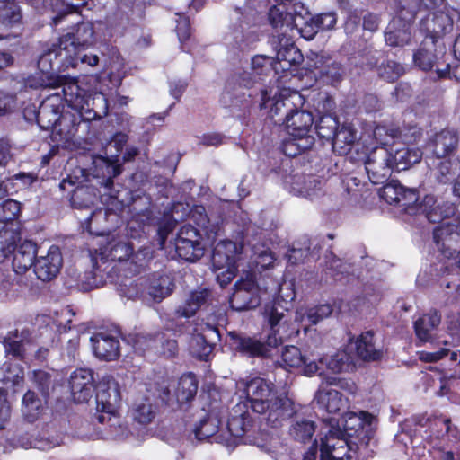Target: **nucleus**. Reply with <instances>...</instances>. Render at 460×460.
<instances>
[{"mask_svg": "<svg viewBox=\"0 0 460 460\" xmlns=\"http://www.w3.org/2000/svg\"><path fill=\"white\" fill-rule=\"evenodd\" d=\"M260 109H269L270 118L284 115L282 119L288 133L296 136H311L309 133L314 123L313 113L299 109L305 103L304 96L297 91L282 89L272 96V88L261 89ZM279 120H281L279 118Z\"/></svg>", "mask_w": 460, "mask_h": 460, "instance_id": "1", "label": "nucleus"}, {"mask_svg": "<svg viewBox=\"0 0 460 460\" xmlns=\"http://www.w3.org/2000/svg\"><path fill=\"white\" fill-rule=\"evenodd\" d=\"M228 438L226 444L235 447L240 444L262 447L269 438V433L261 424L256 422L246 402L236 404L227 420Z\"/></svg>", "mask_w": 460, "mask_h": 460, "instance_id": "2", "label": "nucleus"}, {"mask_svg": "<svg viewBox=\"0 0 460 460\" xmlns=\"http://www.w3.org/2000/svg\"><path fill=\"white\" fill-rule=\"evenodd\" d=\"M22 233L18 226L16 228L4 227L0 230V252L4 259L13 255L12 266L17 274H24L34 263L38 256V245L31 240H24L20 245Z\"/></svg>", "mask_w": 460, "mask_h": 460, "instance_id": "3", "label": "nucleus"}, {"mask_svg": "<svg viewBox=\"0 0 460 460\" xmlns=\"http://www.w3.org/2000/svg\"><path fill=\"white\" fill-rule=\"evenodd\" d=\"M58 41L51 47L44 49L38 58L37 71L30 75L24 81V85L31 89H56L59 84L66 79V75L54 72V63L63 55L65 49Z\"/></svg>", "mask_w": 460, "mask_h": 460, "instance_id": "4", "label": "nucleus"}, {"mask_svg": "<svg viewBox=\"0 0 460 460\" xmlns=\"http://www.w3.org/2000/svg\"><path fill=\"white\" fill-rule=\"evenodd\" d=\"M340 429L330 430L321 439L320 460H367V451L358 442L341 437Z\"/></svg>", "mask_w": 460, "mask_h": 460, "instance_id": "5", "label": "nucleus"}, {"mask_svg": "<svg viewBox=\"0 0 460 460\" xmlns=\"http://www.w3.org/2000/svg\"><path fill=\"white\" fill-rule=\"evenodd\" d=\"M228 337L230 345L235 352L252 358H269L272 349L282 342V337L275 335H268L267 339L262 341L255 335L249 336L234 331L228 332Z\"/></svg>", "mask_w": 460, "mask_h": 460, "instance_id": "6", "label": "nucleus"}, {"mask_svg": "<svg viewBox=\"0 0 460 460\" xmlns=\"http://www.w3.org/2000/svg\"><path fill=\"white\" fill-rule=\"evenodd\" d=\"M254 102L253 95L247 93V89L237 82L235 76L226 81L219 98L221 107L227 110L232 116L238 118L249 115Z\"/></svg>", "mask_w": 460, "mask_h": 460, "instance_id": "7", "label": "nucleus"}, {"mask_svg": "<svg viewBox=\"0 0 460 460\" xmlns=\"http://www.w3.org/2000/svg\"><path fill=\"white\" fill-rule=\"evenodd\" d=\"M100 118L98 113L93 110L86 109V115L84 112L71 113L63 112L58 119L51 136L54 140L69 143L78 136L79 138L84 136H79V130L84 128L83 132L88 131L91 121Z\"/></svg>", "mask_w": 460, "mask_h": 460, "instance_id": "8", "label": "nucleus"}, {"mask_svg": "<svg viewBox=\"0 0 460 460\" xmlns=\"http://www.w3.org/2000/svg\"><path fill=\"white\" fill-rule=\"evenodd\" d=\"M263 408V411L256 412L260 421H265L266 426L273 429L282 427L297 413L295 402L284 392L277 393Z\"/></svg>", "mask_w": 460, "mask_h": 460, "instance_id": "9", "label": "nucleus"}, {"mask_svg": "<svg viewBox=\"0 0 460 460\" xmlns=\"http://www.w3.org/2000/svg\"><path fill=\"white\" fill-rule=\"evenodd\" d=\"M373 419L374 416L367 411H360L358 413L347 412L344 416L343 430L340 429L342 433L338 435L350 440L355 438V441L367 451L369 441L374 435Z\"/></svg>", "mask_w": 460, "mask_h": 460, "instance_id": "10", "label": "nucleus"}, {"mask_svg": "<svg viewBox=\"0 0 460 460\" xmlns=\"http://www.w3.org/2000/svg\"><path fill=\"white\" fill-rule=\"evenodd\" d=\"M233 310L237 312L256 308L261 304L258 284L253 273L248 272L234 285V291L229 298Z\"/></svg>", "mask_w": 460, "mask_h": 460, "instance_id": "11", "label": "nucleus"}, {"mask_svg": "<svg viewBox=\"0 0 460 460\" xmlns=\"http://www.w3.org/2000/svg\"><path fill=\"white\" fill-rule=\"evenodd\" d=\"M221 341L219 328L209 323L201 327L199 332L197 329L191 334L189 341L190 354L200 361H208L217 343Z\"/></svg>", "mask_w": 460, "mask_h": 460, "instance_id": "12", "label": "nucleus"}, {"mask_svg": "<svg viewBox=\"0 0 460 460\" xmlns=\"http://www.w3.org/2000/svg\"><path fill=\"white\" fill-rule=\"evenodd\" d=\"M433 239L441 255L447 259L456 258L460 253L459 226L445 221L433 230Z\"/></svg>", "mask_w": 460, "mask_h": 460, "instance_id": "13", "label": "nucleus"}, {"mask_svg": "<svg viewBox=\"0 0 460 460\" xmlns=\"http://www.w3.org/2000/svg\"><path fill=\"white\" fill-rule=\"evenodd\" d=\"M94 27L92 22H78L71 32L61 36L59 42L65 49V54L75 53L77 50H86L95 40Z\"/></svg>", "mask_w": 460, "mask_h": 460, "instance_id": "14", "label": "nucleus"}, {"mask_svg": "<svg viewBox=\"0 0 460 460\" xmlns=\"http://www.w3.org/2000/svg\"><path fill=\"white\" fill-rule=\"evenodd\" d=\"M453 18L446 12L432 11L420 19V31L425 38L438 42L453 30Z\"/></svg>", "mask_w": 460, "mask_h": 460, "instance_id": "15", "label": "nucleus"}, {"mask_svg": "<svg viewBox=\"0 0 460 460\" xmlns=\"http://www.w3.org/2000/svg\"><path fill=\"white\" fill-rule=\"evenodd\" d=\"M63 266V256L58 245H51L45 255L37 256L33 271L37 278L42 281L54 279Z\"/></svg>", "mask_w": 460, "mask_h": 460, "instance_id": "16", "label": "nucleus"}, {"mask_svg": "<svg viewBox=\"0 0 460 460\" xmlns=\"http://www.w3.org/2000/svg\"><path fill=\"white\" fill-rule=\"evenodd\" d=\"M293 38V35H282L279 40H271V44L276 49L277 65L282 71H288L304 61V56L296 46Z\"/></svg>", "mask_w": 460, "mask_h": 460, "instance_id": "17", "label": "nucleus"}, {"mask_svg": "<svg viewBox=\"0 0 460 460\" xmlns=\"http://www.w3.org/2000/svg\"><path fill=\"white\" fill-rule=\"evenodd\" d=\"M93 375L89 368H77L71 374L69 386L76 403L87 402L92 398L97 385Z\"/></svg>", "mask_w": 460, "mask_h": 460, "instance_id": "18", "label": "nucleus"}, {"mask_svg": "<svg viewBox=\"0 0 460 460\" xmlns=\"http://www.w3.org/2000/svg\"><path fill=\"white\" fill-rule=\"evenodd\" d=\"M426 438L443 440L452 445L460 442V429L452 423L450 418L444 415H430L428 429H424Z\"/></svg>", "mask_w": 460, "mask_h": 460, "instance_id": "19", "label": "nucleus"}, {"mask_svg": "<svg viewBox=\"0 0 460 460\" xmlns=\"http://www.w3.org/2000/svg\"><path fill=\"white\" fill-rule=\"evenodd\" d=\"M213 292L208 288H198L190 292L185 301L174 312L177 318L189 319L199 310H207L213 303Z\"/></svg>", "mask_w": 460, "mask_h": 460, "instance_id": "20", "label": "nucleus"}, {"mask_svg": "<svg viewBox=\"0 0 460 460\" xmlns=\"http://www.w3.org/2000/svg\"><path fill=\"white\" fill-rule=\"evenodd\" d=\"M273 386L261 377H255L247 382L244 392L252 413L263 411L267 402L277 394L273 393Z\"/></svg>", "mask_w": 460, "mask_h": 460, "instance_id": "21", "label": "nucleus"}, {"mask_svg": "<svg viewBox=\"0 0 460 460\" xmlns=\"http://www.w3.org/2000/svg\"><path fill=\"white\" fill-rule=\"evenodd\" d=\"M59 87H62V103L65 102L75 111V113L84 112L86 115L90 94L78 84V81L66 75V79L62 81L57 88Z\"/></svg>", "mask_w": 460, "mask_h": 460, "instance_id": "22", "label": "nucleus"}, {"mask_svg": "<svg viewBox=\"0 0 460 460\" xmlns=\"http://www.w3.org/2000/svg\"><path fill=\"white\" fill-rule=\"evenodd\" d=\"M63 108L59 93L48 96L40 104L37 125L42 130L52 132L63 113Z\"/></svg>", "mask_w": 460, "mask_h": 460, "instance_id": "23", "label": "nucleus"}, {"mask_svg": "<svg viewBox=\"0 0 460 460\" xmlns=\"http://www.w3.org/2000/svg\"><path fill=\"white\" fill-rule=\"evenodd\" d=\"M270 24L276 30V35L271 40H279V37L293 35L296 29V18L291 12L288 11V7L284 4L273 5L268 13Z\"/></svg>", "mask_w": 460, "mask_h": 460, "instance_id": "24", "label": "nucleus"}, {"mask_svg": "<svg viewBox=\"0 0 460 460\" xmlns=\"http://www.w3.org/2000/svg\"><path fill=\"white\" fill-rule=\"evenodd\" d=\"M242 246L238 247L236 243L231 240H222L214 247L211 261L215 270L224 269L226 266H237L238 256L241 253Z\"/></svg>", "mask_w": 460, "mask_h": 460, "instance_id": "25", "label": "nucleus"}, {"mask_svg": "<svg viewBox=\"0 0 460 460\" xmlns=\"http://www.w3.org/2000/svg\"><path fill=\"white\" fill-rule=\"evenodd\" d=\"M93 354L105 361L115 360L120 356V344L118 338L104 332L94 333L91 339Z\"/></svg>", "mask_w": 460, "mask_h": 460, "instance_id": "26", "label": "nucleus"}, {"mask_svg": "<svg viewBox=\"0 0 460 460\" xmlns=\"http://www.w3.org/2000/svg\"><path fill=\"white\" fill-rule=\"evenodd\" d=\"M387 150H384L383 155H379L378 159L376 155L373 157H367L365 168L369 181L374 185L385 184L389 181L394 166L392 161H387Z\"/></svg>", "mask_w": 460, "mask_h": 460, "instance_id": "27", "label": "nucleus"}, {"mask_svg": "<svg viewBox=\"0 0 460 460\" xmlns=\"http://www.w3.org/2000/svg\"><path fill=\"white\" fill-rule=\"evenodd\" d=\"M459 137L456 130L444 128L437 132L430 139L432 154L437 158H445L454 155L458 147Z\"/></svg>", "mask_w": 460, "mask_h": 460, "instance_id": "28", "label": "nucleus"}, {"mask_svg": "<svg viewBox=\"0 0 460 460\" xmlns=\"http://www.w3.org/2000/svg\"><path fill=\"white\" fill-rule=\"evenodd\" d=\"M386 134L390 136L394 141L414 145L421 140L423 129L415 121H403L402 125H390L387 127Z\"/></svg>", "mask_w": 460, "mask_h": 460, "instance_id": "29", "label": "nucleus"}, {"mask_svg": "<svg viewBox=\"0 0 460 460\" xmlns=\"http://www.w3.org/2000/svg\"><path fill=\"white\" fill-rule=\"evenodd\" d=\"M355 349L357 356L367 362L381 359L383 351L376 348L375 332L366 331L361 332L356 339Z\"/></svg>", "mask_w": 460, "mask_h": 460, "instance_id": "30", "label": "nucleus"}, {"mask_svg": "<svg viewBox=\"0 0 460 460\" xmlns=\"http://www.w3.org/2000/svg\"><path fill=\"white\" fill-rule=\"evenodd\" d=\"M47 402L39 398L35 391L28 390L22 400V414L25 421L34 423L44 413Z\"/></svg>", "mask_w": 460, "mask_h": 460, "instance_id": "31", "label": "nucleus"}, {"mask_svg": "<svg viewBox=\"0 0 460 460\" xmlns=\"http://www.w3.org/2000/svg\"><path fill=\"white\" fill-rule=\"evenodd\" d=\"M422 155L423 153L419 147H405L396 150L394 154L388 152L387 161H392L394 170L401 172L419 164L422 159Z\"/></svg>", "mask_w": 460, "mask_h": 460, "instance_id": "32", "label": "nucleus"}, {"mask_svg": "<svg viewBox=\"0 0 460 460\" xmlns=\"http://www.w3.org/2000/svg\"><path fill=\"white\" fill-rule=\"evenodd\" d=\"M437 42L432 40H424L413 54L414 65L423 71H430L438 60L436 53Z\"/></svg>", "mask_w": 460, "mask_h": 460, "instance_id": "33", "label": "nucleus"}, {"mask_svg": "<svg viewBox=\"0 0 460 460\" xmlns=\"http://www.w3.org/2000/svg\"><path fill=\"white\" fill-rule=\"evenodd\" d=\"M96 410L103 413L114 415L117 407L116 403L119 394L117 390L113 391V394L110 392V387L106 382H99L94 388Z\"/></svg>", "mask_w": 460, "mask_h": 460, "instance_id": "34", "label": "nucleus"}, {"mask_svg": "<svg viewBox=\"0 0 460 460\" xmlns=\"http://www.w3.org/2000/svg\"><path fill=\"white\" fill-rule=\"evenodd\" d=\"M314 145L313 136H296V134L288 133L280 145L281 152L288 157H296L308 150Z\"/></svg>", "mask_w": 460, "mask_h": 460, "instance_id": "35", "label": "nucleus"}, {"mask_svg": "<svg viewBox=\"0 0 460 460\" xmlns=\"http://www.w3.org/2000/svg\"><path fill=\"white\" fill-rule=\"evenodd\" d=\"M385 43L391 47H403L411 40V29L400 20H392L385 31Z\"/></svg>", "mask_w": 460, "mask_h": 460, "instance_id": "36", "label": "nucleus"}, {"mask_svg": "<svg viewBox=\"0 0 460 460\" xmlns=\"http://www.w3.org/2000/svg\"><path fill=\"white\" fill-rule=\"evenodd\" d=\"M286 309L281 305L279 302L275 300L268 302L263 307V318L270 327V333L269 335L279 336V330L281 324L286 323L285 314Z\"/></svg>", "mask_w": 460, "mask_h": 460, "instance_id": "37", "label": "nucleus"}, {"mask_svg": "<svg viewBox=\"0 0 460 460\" xmlns=\"http://www.w3.org/2000/svg\"><path fill=\"white\" fill-rule=\"evenodd\" d=\"M357 132L351 128L342 125L336 129L334 136L332 137L330 144L332 150L338 155H344L350 150V146L356 140Z\"/></svg>", "mask_w": 460, "mask_h": 460, "instance_id": "38", "label": "nucleus"}, {"mask_svg": "<svg viewBox=\"0 0 460 460\" xmlns=\"http://www.w3.org/2000/svg\"><path fill=\"white\" fill-rule=\"evenodd\" d=\"M199 381L192 372L183 374L177 384L175 397L179 403L182 404L192 401L198 391Z\"/></svg>", "mask_w": 460, "mask_h": 460, "instance_id": "39", "label": "nucleus"}, {"mask_svg": "<svg viewBox=\"0 0 460 460\" xmlns=\"http://www.w3.org/2000/svg\"><path fill=\"white\" fill-rule=\"evenodd\" d=\"M22 212V203L13 199H7L0 204V222L4 227L16 228L21 230V223L17 221Z\"/></svg>", "mask_w": 460, "mask_h": 460, "instance_id": "40", "label": "nucleus"}, {"mask_svg": "<svg viewBox=\"0 0 460 460\" xmlns=\"http://www.w3.org/2000/svg\"><path fill=\"white\" fill-rule=\"evenodd\" d=\"M342 394L335 389H318L315 394L317 403L329 413H338L343 406Z\"/></svg>", "mask_w": 460, "mask_h": 460, "instance_id": "41", "label": "nucleus"}, {"mask_svg": "<svg viewBox=\"0 0 460 460\" xmlns=\"http://www.w3.org/2000/svg\"><path fill=\"white\" fill-rule=\"evenodd\" d=\"M175 288L173 279L166 274L154 275L149 284V295L155 300H162L169 296Z\"/></svg>", "mask_w": 460, "mask_h": 460, "instance_id": "42", "label": "nucleus"}, {"mask_svg": "<svg viewBox=\"0 0 460 460\" xmlns=\"http://www.w3.org/2000/svg\"><path fill=\"white\" fill-rule=\"evenodd\" d=\"M337 22L335 13L328 12L313 16L305 22V29L310 28L309 35L305 36L306 40H311L320 31H328L332 29Z\"/></svg>", "mask_w": 460, "mask_h": 460, "instance_id": "43", "label": "nucleus"}, {"mask_svg": "<svg viewBox=\"0 0 460 460\" xmlns=\"http://www.w3.org/2000/svg\"><path fill=\"white\" fill-rule=\"evenodd\" d=\"M315 429L316 424L314 420L296 418L289 429V435L295 440L305 444L312 440Z\"/></svg>", "mask_w": 460, "mask_h": 460, "instance_id": "44", "label": "nucleus"}, {"mask_svg": "<svg viewBox=\"0 0 460 460\" xmlns=\"http://www.w3.org/2000/svg\"><path fill=\"white\" fill-rule=\"evenodd\" d=\"M31 380L34 389L40 394L45 402H48L50 391L54 389L56 385L52 375L45 370L38 369L32 372Z\"/></svg>", "mask_w": 460, "mask_h": 460, "instance_id": "45", "label": "nucleus"}, {"mask_svg": "<svg viewBox=\"0 0 460 460\" xmlns=\"http://www.w3.org/2000/svg\"><path fill=\"white\" fill-rule=\"evenodd\" d=\"M3 345L7 355H10L12 358L16 359H24V343L18 330L8 332L7 335L4 338Z\"/></svg>", "mask_w": 460, "mask_h": 460, "instance_id": "46", "label": "nucleus"}, {"mask_svg": "<svg viewBox=\"0 0 460 460\" xmlns=\"http://www.w3.org/2000/svg\"><path fill=\"white\" fill-rule=\"evenodd\" d=\"M220 420L210 414L200 420L194 429L195 438L198 440H206L215 436L219 431Z\"/></svg>", "mask_w": 460, "mask_h": 460, "instance_id": "47", "label": "nucleus"}, {"mask_svg": "<svg viewBox=\"0 0 460 460\" xmlns=\"http://www.w3.org/2000/svg\"><path fill=\"white\" fill-rule=\"evenodd\" d=\"M339 120L336 117L330 114L322 115L315 122V131L320 139L330 142L334 136L336 129L339 128Z\"/></svg>", "mask_w": 460, "mask_h": 460, "instance_id": "48", "label": "nucleus"}, {"mask_svg": "<svg viewBox=\"0 0 460 460\" xmlns=\"http://www.w3.org/2000/svg\"><path fill=\"white\" fill-rule=\"evenodd\" d=\"M175 251L178 256L186 261L194 262L204 255L201 243L175 242Z\"/></svg>", "mask_w": 460, "mask_h": 460, "instance_id": "49", "label": "nucleus"}, {"mask_svg": "<svg viewBox=\"0 0 460 460\" xmlns=\"http://www.w3.org/2000/svg\"><path fill=\"white\" fill-rule=\"evenodd\" d=\"M417 7H419L417 0H399L397 15L393 20H400L402 24L408 25L411 29L416 18Z\"/></svg>", "mask_w": 460, "mask_h": 460, "instance_id": "50", "label": "nucleus"}, {"mask_svg": "<svg viewBox=\"0 0 460 460\" xmlns=\"http://www.w3.org/2000/svg\"><path fill=\"white\" fill-rule=\"evenodd\" d=\"M22 18L21 9L14 1H10L0 5V24L6 27H13L19 24Z\"/></svg>", "mask_w": 460, "mask_h": 460, "instance_id": "51", "label": "nucleus"}, {"mask_svg": "<svg viewBox=\"0 0 460 460\" xmlns=\"http://www.w3.org/2000/svg\"><path fill=\"white\" fill-rule=\"evenodd\" d=\"M252 69L257 75H270L271 73L276 75L279 70L277 62L272 58L262 55L252 58Z\"/></svg>", "mask_w": 460, "mask_h": 460, "instance_id": "52", "label": "nucleus"}, {"mask_svg": "<svg viewBox=\"0 0 460 460\" xmlns=\"http://www.w3.org/2000/svg\"><path fill=\"white\" fill-rule=\"evenodd\" d=\"M58 187L63 191L67 190V195H70L71 202L75 207H84L87 205L86 202L79 200L87 193V189L76 186V182L71 180L69 176L63 179L58 184Z\"/></svg>", "mask_w": 460, "mask_h": 460, "instance_id": "53", "label": "nucleus"}, {"mask_svg": "<svg viewBox=\"0 0 460 460\" xmlns=\"http://www.w3.org/2000/svg\"><path fill=\"white\" fill-rule=\"evenodd\" d=\"M281 359L286 367L297 368L305 363V356H304L300 349L296 346H286L281 352Z\"/></svg>", "mask_w": 460, "mask_h": 460, "instance_id": "54", "label": "nucleus"}, {"mask_svg": "<svg viewBox=\"0 0 460 460\" xmlns=\"http://www.w3.org/2000/svg\"><path fill=\"white\" fill-rule=\"evenodd\" d=\"M351 362V357L346 351L340 350L326 358V367L332 373L338 374L347 371L350 367Z\"/></svg>", "mask_w": 460, "mask_h": 460, "instance_id": "55", "label": "nucleus"}, {"mask_svg": "<svg viewBox=\"0 0 460 460\" xmlns=\"http://www.w3.org/2000/svg\"><path fill=\"white\" fill-rule=\"evenodd\" d=\"M439 159L436 164V179L439 183L447 184L455 178L456 168L450 156Z\"/></svg>", "mask_w": 460, "mask_h": 460, "instance_id": "56", "label": "nucleus"}, {"mask_svg": "<svg viewBox=\"0 0 460 460\" xmlns=\"http://www.w3.org/2000/svg\"><path fill=\"white\" fill-rule=\"evenodd\" d=\"M132 417L134 421L141 425H147L155 419V411L153 405L147 399H146L145 402H142L136 406L133 410Z\"/></svg>", "mask_w": 460, "mask_h": 460, "instance_id": "57", "label": "nucleus"}, {"mask_svg": "<svg viewBox=\"0 0 460 460\" xmlns=\"http://www.w3.org/2000/svg\"><path fill=\"white\" fill-rule=\"evenodd\" d=\"M133 347L136 350L145 352L146 350H158V342L155 333H136L132 337Z\"/></svg>", "mask_w": 460, "mask_h": 460, "instance_id": "58", "label": "nucleus"}, {"mask_svg": "<svg viewBox=\"0 0 460 460\" xmlns=\"http://www.w3.org/2000/svg\"><path fill=\"white\" fill-rule=\"evenodd\" d=\"M156 341L158 342V350L167 358H172L177 356L179 351L178 341L175 339L168 338L164 332H156Z\"/></svg>", "mask_w": 460, "mask_h": 460, "instance_id": "59", "label": "nucleus"}, {"mask_svg": "<svg viewBox=\"0 0 460 460\" xmlns=\"http://www.w3.org/2000/svg\"><path fill=\"white\" fill-rule=\"evenodd\" d=\"M134 252L133 244L129 242H117L110 247L109 257L113 261H128Z\"/></svg>", "mask_w": 460, "mask_h": 460, "instance_id": "60", "label": "nucleus"}, {"mask_svg": "<svg viewBox=\"0 0 460 460\" xmlns=\"http://www.w3.org/2000/svg\"><path fill=\"white\" fill-rule=\"evenodd\" d=\"M333 307L331 304H320L307 308L305 312L306 318L311 324H317L323 320L331 316Z\"/></svg>", "mask_w": 460, "mask_h": 460, "instance_id": "61", "label": "nucleus"}, {"mask_svg": "<svg viewBox=\"0 0 460 460\" xmlns=\"http://www.w3.org/2000/svg\"><path fill=\"white\" fill-rule=\"evenodd\" d=\"M379 75L387 82H395L404 72L402 66L394 60L383 62L378 69Z\"/></svg>", "mask_w": 460, "mask_h": 460, "instance_id": "62", "label": "nucleus"}, {"mask_svg": "<svg viewBox=\"0 0 460 460\" xmlns=\"http://www.w3.org/2000/svg\"><path fill=\"white\" fill-rule=\"evenodd\" d=\"M343 75L344 69L342 65L335 61L326 65L321 70V76L323 80L332 85L339 84L342 80Z\"/></svg>", "mask_w": 460, "mask_h": 460, "instance_id": "63", "label": "nucleus"}, {"mask_svg": "<svg viewBox=\"0 0 460 460\" xmlns=\"http://www.w3.org/2000/svg\"><path fill=\"white\" fill-rule=\"evenodd\" d=\"M402 185L398 181H391L385 182L383 189L380 190V197L389 205L396 206L400 199V193H402Z\"/></svg>", "mask_w": 460, "mask_h": 460, "instance_id": "64", "label": "nucleus"}]
</instances>
